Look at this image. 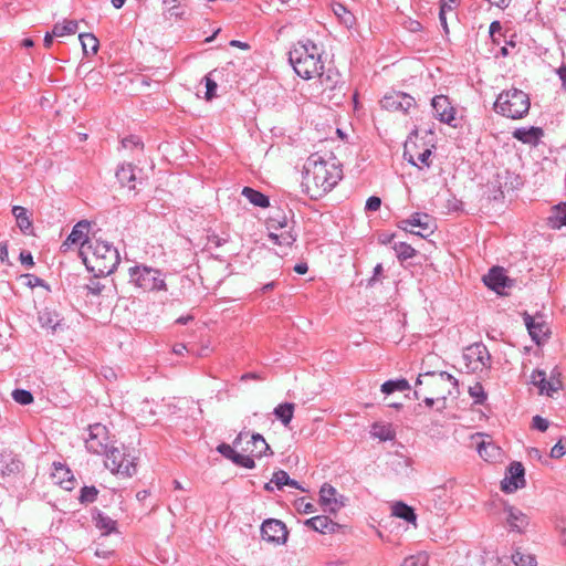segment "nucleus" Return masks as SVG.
Returning a JSON list of instances; mask_svg holds the SVG:
<instances>
[{
    "label": "nucleus",
    "mask_w": 566,
    "mask_h": 566,
    "mask_svg": "<svg viewBox=\"0 0 566 566\" xmlns=\"http://www.w3.org/2000/svg\"><path fill=\"white\" fill-rule=\"evenodd\" d=\"M342 179V169L335 161H327L317 155L307 158L302 178V188L311 199H318L331 191Z\"/></svg>",
    "instance_id": "nucleus-1"
},
{
    "label": "nucleus",
    "mask_w": 566,
    "mask_h": 566,
    "mask_svg": "<svg viewBox=\"0 0 566 566\" xmlns=\"http://www.w3.org/2000/svg\"><path fill=\"white\" fill-rule=\"evenodd\" d=\"M80 255L86 269L96 277L113 273L120 261L117 249L99 239H94L88 245L82 243Z\"/></svg>",
    "instance_id": "nucleus-2"
},
{
    "label": "nucleus",
    "mask_w": 566,
    "mask_h": 566,
    "mask_svg": "<svg viewBox=\"0 0 566 566\" xmlns=\"http://www.w3.org/2000/svg\"><path fill=\"white\" fill-rule=\"evenodd\" d=\"M318 46L311 40L298 41L289 52V61L295 73L311 80L324 69Z\"/></svg>",
    "instance_id": "nucleus-3"
},
{
    "label": "nucleus",
    "mask_w": 566,
    "mask_h": 566,
    "mask_svg": "<svg viewBox=\"0 0 566 566\" xmlns=\"http://www.w3.org/2000/svg\"><path fill=\"white\" fill-rule=\"evenodd\" d=\"M531 107L528 95L522 90L510 88L499 94L495 103V113L511 118L520 119L527 115Z\"/></svg>",
    "instance_id": "nucleus-4"
},
{
    "label": "nucleus",
    "mask_w": 566,
    "mask_h": 566,
    "mask_svg": "<svg viewBox=\"0 0 566 566\" xmlns=\"http://www.w3.org/2000/svg\"><path fill=\"white\" fill-rule=\"evenodd\" d=\"M318 81L316 88L321 94L322 101L333 102L338 105L345 97V82L336 69L328 67L316 74Z\"/></svg>",
    "instance_id": "nucleus-5"
},
{
    "label": "nucleus",
    "mask_w": 566,
    "mask_h": 566,
    "mask_svg": "<svg viewBox=\"0 0 566 566\" xmlns=\"http://www.w3.org/2000/svg\"><path fill=\"white\" fill-rule=\"evenodd\" d=\"M129 279L137 287L143 291L166 290V283L159 270L136 265L129 269Z\"/></svg>",
    "instance_id": "nucleus-6"
},
{
    "label": "nucleus",
    "mask_w": 566,
    "mask_h": 566,
    "mask_svg": "<svg viewBox=\"0 0 566 566\" xmlns=\"http://www.w3.org/2000/svg\"><path fill=\"white\" fill-rule=\"evenodd\" d=\"M467 374H474L491 367V355L483 343L468 346L462 355Z\"/></svg>",
    "instance_id": "nucleus-7"
},
{
    "label": "nucleus",
    "mask_w": 566,
    "mask_h": 566,
    "mask_svg": "<svg viewBox=\"0 0 566 566\" xmlns=\"http://www.w3.org/2000/svg\"><path fill=\"white\" fill-rule=\"evenodd\" d=\"M87 430L88 437L85 439V447L87 451L94 454L105 453L113 443L106 426L96 422L90 424Z\"/></svg>",
    "instance_id": "nucleus-8"
},
{
    "label": "nucleus",
    "mask_w": 566,
    "mask_h": 566,
    "mask_svg": "<svg viewBox=\"0 0 566 566\" xmlns=\"http://www.w3.org/2000/svg\"><path fill=\"white\" fill-rule=\"evenodd\" d=\"M398 228L412 234L427 238L433 233L436 224L431 216L422 212H415L408 219L400 220Z\"/></svg>",
    "instance_id": "nucleus-9"
},
{
    "label": "nucleus",
    "mask_w": 566,
    "mask_h": 566,
    "mask_svg": "<svg viewBox=\"0 0 566 566\" xmlns=\"http://www.w3.org/2000/svg\"><path fill=\"white\" fill-rule=\"evenodd\" d=\"M105 455V467L112 472L130 476L136 472V467L132 459L127 458L124 451L112 443Z\"/></svg>",
    "instance_id": "nucleus-10"
},
{
    "label": "nucleus",
    "mask_w": 566,
    "mask_h": 566,
    "mask_svg": "<svg viewBox=\"0 0 566 566\" xmlns=\"http://www.w3.org/2000/svg\"><path fill=\"white\" fill-rule=\"evenodd\" d=\"M424 376L428 377L431 394L436 395L437 399L446 400L458 388V380L447 371H428L424 373Z\"/></svg>",
    "instance_id": "nucleus-11"
},
{
    "label": "nucleus",
    "mask_w": 566,
    "mask_h": 566,
    "mask_svg": "<svg viewBox=\"0 0 566 566\" xmlns=\"http://www.w3.org/2000/svg\"><path fill=\"white\" fill-rule=\"evenodd\" d=\"M503 514L504 526L511 533L525 534L532 525L531 517L514 505L505 504Z\"/></svg>",
    "instance_id": "nucleus-12"
},
{
    "label": "nucleus",
    "mask_w": 566,
    "mask_h": 566,
    "mask_svg": "<svg viewBox=\"0 0 566 566\" xmlns=\"http://www.w3.org/2000/svg\"><path fill=\"white\" fill-rule=\"evenodd\" d=\"M261 536L268 543L283 545L287 541L286 525L276 518H268L261 525Z\"/></svg>",
    "instance_id": "nucleus-13"
},
{
    "label": "nucleus",
    "mask_w": 566,
    "mask_h": 566,
    "mask_svg": "<svg viewBox=\"0 0 566 566\" xmlns=\"http://www.w3.org/2000/svg\"><path fill=\"white\" fill-rule=\"evenodd\" d=\"M525 485V470L521 462H512L506 470L505 478L501 482V489L505 493H513Z\"/></svg>",
    "instance_id": "nucleus-14"
},
{
    "label": "nucleus",
    "mask_w": 566,
    "mask_h": 566,
    "mask_svg": "<svg viewBox=\"0 0 566 566\" xmlns=\"http://www.w3.org/2000/svg\"><path fill=\"white\" fill-rule=\"evenodd\" d=\"M380 104L387 111L407 113L415 105V98L402 92H391L382 97Z\"/></svg>",
    "instance_id": "nucleus-15"
},
{
    "label": "nucleus",
    "mask_w": 566,
    "mask_h": 566,
    "mask_svg": "<svg viewBox=\"0 0 566 566\" xmlns=\"http://www.w3.org/2000/svg\"><path fill=\"white\" fill-rule=\"evenodd\" d=\"M431 106L434 117L440 122L451 124V122L454 119L455 109L447 96H434L431 101Z\"/></svg>",
    "instance_id": "nucleus-16"
},
{
    "label": "nucleus",
    "mask_w": 566,
    "mask_h": 566,
    "mask_svg": "<svg viewBox=\"0 0 566 566\" xmlns=\"http://www.w3.org/2000/svg\"><path fill=\"white\" fill-rule=\"evenodd\" d=\"M22 469V462L12 453H1L0 455V476L7 479L15 476Z\"/></svg>",
    "instance_id": "nucleus-17"
},
{
    "label": "nucleus",
    "mask_w": 566,
    "mask_h": 566,
    "mask_svg": "<svg viewBox=\"0 0 566 566\" xmlns=\"http://www.w3.org/2000/svg\"><path fill=\"white\" fill-rule=\"evenodd\" d=\"M484 284L495 291L496 293H502V291L510 286L509 277L504 274L501 268H493L489 271L486 275L483 277Z\"/></svg>",
    "instance_id": "nucleus-18"
},
{
    "label": "nucleus",
    "mask_w": 566,
    "mask_h": 566,
    "mask_svg": "<svg viewBox=\"0 0 566 566\" xmlns=\"http://www.w3.org/2000/svg\"><path fill=\"white\" fill-rule=\"evenodd\" d=\"M543 129L539 128V127H535V126H532V127H521V128H516L512 135L515 139L522 142L523 144H528V145H533V146H536L541 138L543 137Z\"/></svg>",
    "instance_id": "nucleus-19"
},
{
    "label": "nucleus",
    "mask_w": 566,
    "mask_h": 566,
    "mask_svg": "<svg viewBox=\"0 0 566 566\" xmlns=\"http://www.w3.org/2000/svg\"><path fill=\"white\" fill-rule=\"evenodd\" d=\"M305 525L322 534H332L338 528V524L325 515H317L305 521Z\"/></svg>",
    "instance_id": "nucleus-20"
},
{
    "label": "nucleus",
    "mask_w": 566,
    "mask_h": 566,
    "mask_svg": "<svg viewBox=\"0 0 566 566\" xmlns=\"http://www.w3.org/2000/svg\"><path fill=\"white\" fill-rule=\"evenodd\" d=\"M90 223L85 220L77 222L69 237L66 238L63 245H70V244H81L84 243L86 245L90 244V242H93L94 240L87 239V231H88Z\"/></svg>",
    "instance_id": "nucleus-21"
},
{
    "label": "nucleus",
    "mask_w": 566,
    "mask_h": 566,
    "mask_svg": "<svg viewBox=\"0 0 566 566\" xmlns=\"http://www.w3.org/2000/svg\"><path fill=\"white\" fill-rule=\"evenodd\" d=\"M336 489L331 484L325 483L321 488L319 497L322 504L325 506V511L336 512L340 507L342 503H338L336 500Z\"/></svg>",
    "instance_id": "nucleus-22"
},
{
    "label": "nucleus",
    "mask_w": 566,
    "mask_h": 566,
    "mask_svg": "<svg viewBox=\"0 0 566 566\" xmlns=\"http://www.w3.org/2000/svg\"><path fill=\"white\" fill-rule=\"evenodd\" d=\"M270 450L269 444L265 439L260 433H253L251 436V440L248 441V447L243 449V451L249 452L252 457L260 458Z\"/></svg>",
    "instance_id": "nucleus-23"
},
{
    "label": "nucleus",
    "mask_w": 566,
    "mask_h": 566,
    "mask_svg": "<svg viewBox=\"0 0 566 566\" xmlns=\"http://www.w3.org/2000/svg\"><path fill=\"white\" fill-rule=\"evenodd\" d=\"M116 178L123 187L135 189V167L132 164H124L116 170Z\"/></svg>",
    "instance_id": "nucleus-24"
},
{
    "label": "nucleus",
    "mask_w": 566,
    "mask_h": 566,
    "mask_svg": "<svg viewBox=\"0 0 566 566\" xmlns=\"http://www.w3.org/2000/svg\"><path fill=\"white\" fill-rule=\"evenodd\" d=\"M548 226L553 229H559L566 226V203L562 202L552 208L547 218Z\"/></svg>",
    "instance_id": "nucleus-25"
},
{
    "label": "nucleus",
    "mask_w": 566,
    "mask_h": 566,
    "mask_svg": "<svg viewBox=\"0 0 566 566\" xmlns=\"http://www.w3.org/2000/svg\"><path fill=\"white\" fill-rule=\"evenodd\" d=\"M370 436L380 441H390L396 437V432L390 423L375 422L370 429Z\"/></svg>",
    "instance_id": "nucleus-26"
},
{
    "label": "nucleus",
    "mask_w": 566,
    "mask_h": 566,
    "mask_svg": "<svg viewBox=\"0 0 566 566\" xmlns=\"http://www.w3.org/2000/svg\"><path fill=\"white\" fill-rule=\"evenodd\" d=\"M268 237L273 244L281 248H290L296 241V234L292 232V229L284 230L282 232H273Z\"/></svg>",
    "instance_id": "nucleus-27"
},
{
    "label": "nucleus",
    "mask_w": 566,
    "mask_h": 566,
    "mask_svg": "<svg viewBox=\"0 0 566 566\" xmlns=\"http://www.w3.org/2000/svg\"><path fill=\"white\" fill-rule=\"evenodd\" d=\"M242 195L255 207L266 208L270 206V200L265 195L250 187H244Z\"/></svg>",
    "instance_id": "nucleus-28"
},
{
    "label": "nucleus",
    "mask_w": 566,
    "mask_h": 566,
    "mask_svg": "<svg viewBox=\"0 0 566 566\" xmlns=\"http://www.w3.org/2000/svg\"><path fill=\"white\" fill-rule=\"evenodd\" d=\"M273 413L275 417L282 421V423L287 427L290 422L292 421L293 415H294V403L292 402H284L280 403L274 408Z\"/></svg>",
    "instance_id": "nucleus-29"
},
{
    "label": "nucleus",
    "mask_w": 566,
    "mask_h": 566,
    "mask_svg": "<svg viewBox=\"0 0 566 566\" xmlns=\"http://www.w3.org/2000/svg\"><path fill=\"white\" fill-rule=\"evenodd\" d=\"M334 14L339 19L346 28H352L355 24V17L350 13L346 7L339 2L333 3L332 6Z\"/></svg>",
    "instance_id": "nucleus-30"
},
{
    "label": "nucleus",
    "mask_w": 566,
    "mask_h": 566,
    "mask_svg": "<svg viewBox=\"0 0 566 566\" xmlns=\"http://www.w3.org/2000/svg\"><path fill=\"white\" fill-rule=\"evenodd\" d=\"M80 41L85 55H94L97 53L99 42L94 34L82 33L80 34Z\"/></svg>",
    "instance_id": "nucleus-31"
},
{
    "label": "nucleus",
    "mask_w": 566,
    "mask_h": 566,
    "mask_svg": "<svg viewBox=\"0 0 566 566\" xmlns=\"http://www.w3.org/2000/svg\"><path fill=\"white\" fill-rule=\"evenodd\" d=\"M524 321L531 337L539 344L541 338L545 335L544 324L535 322V319L530 315H526Z\"/></svg>",
    "instance_id": "nucleus-32"
},
{
    "label": "nucleus",
    "mask_w": 566,
    "mask_h": 566,
    "mask_svg": "<svg viewBox=\"0 0 566 566\" xmlns=\"http://www.w3.org/2000/svg\"><path fill=\"white\" fill-rule=\"evenodd\" d=\"M381 392L390 395L395 391H406L410 389V385L407 379L400 378L395 380H387L381 385Z\"/></svg>",
    "instance_id": "nucleus-33"
},
{
    "label": "nucleus",
    "mask_w": 566,
    "mask_h": 566,
    "mask_svg": "<svg viewBox=\"0 0 566 566\" xmlns=\"http://www.w3.org/2000/svg\"><path fill=\"white\" fill-rule=\"evenodd\" d=\"M95 525L97 528L103 531L104 535L109 534L111 532L115 531L116 528V522L111 518L109 516L98 512L94 516Z\"/></svg>",
    "instance_id": "nucleus-34"
},
{
    "label": "nucleus",
    "mask_w": 566,
    "mask_h": 566,
    "mask_svg": "<svg viewBox=\"0 0 566 566\" xmlns=\"http://www.w3.org/2000/svg\"><path fill=\"white\" fill-rule=\"evenodd\" d=\"M392 513L395 516L400 517L407 522L416 521V514L413 509L402 502H397L392 506Z\"/></svg>",
    "instance_id": "nucleus-35"
},
{
    "label": "nucleus",
    "mask_w": 566,
    "mask_h": 566,
    "mask_svg": "<svg viewBox=\"0 0 566 566\" xmlns=\"http://www.w3.org/2000/svg\"><path fill=\"white\" fill-rule=\"evenodd\" d=\"M266 228L269 230V234L273 232H282L284 230L291 229L289 226L287 218L285 216H277L269 218L266 222Z\"/></svg>",
    "instance_id": "nucleus-36"
},
{
    "label": "nucleus",
    "mask_w": 566,
    "mask_h": 566,
    "mask_svg": "<svg viewBox=\"0 0 566 566\" xmlns=\"http://www.w3.org/2000/svg\"><path fill=\"white\" fill-rule=\"evenodd\" d=\"M78 24L74 20H66L64 23H56L53 27V34L55 36H64L66 34H74L77 31Z\"/></svg>",
    "instance_id": "nucleus-37"
},
{
    "label": "nucleus",
    "mask_w": 566,
    "mask_h": 566,
    "mask_svg": "<svg viewBox=\"0 0 566 566\" xmlns=\"http://www.w3.org/2000/svg\"><path fill=\"white\" fill-rule=\"evenodd\" d=\"M394 250L399 260L405 261L416 255V250L406 242L395 243Z\"/></svg>",
    "instance_id": "nucleus-38"
},
{
    "label": "nucleus",
    "mask_w": 566,
    "mask_h": 566,
    "mask_svg": "<svg viewBox=\"0 0 566 566\" xmlns=\"http://www.w3.org/2000/svg\"><path fill=\"white\" fill-rule=\"evenodd\" d=\"M512 560L516 566H537L536 558L533 555L521 552H515L512 555Z\"/></svg>",
    "instance_id": "nucleus-39"
},
{
    "label": "nucleus",
    "mask_w": 566,
    "mask_h": 566,
    "mask_svg": "<svg viewBox=\"0 0 566 566\" xmlns=\"http://www.w3.org/2000/svg\"><path fill=\"white\" fill-rule=\"evenodd\" d=\"M12 212L21 230L25 231L31 227V221L29 220L24 208L18 206L13 207Z\"/></svg>",
    "instance_id": "nucleus-40"
},
{
    "label": "nucleus",
    "mask_w": 566,
    "mask_h": 566,
    "mask_svg": "<svg viewBox=\"0 0 566 566\" xmlns=\"http://www.w3.org/2000/svg\"><path fill=\"white\" fill-rule=\"evenodd\" d=\"M289 478L290 476L285 471L279 470V471L274 472L270 483H268L265 485V489L272 490L270 485L275 484L279 490H282L283 486H285V484H287Z\"/></svg>",
    "instance_id": "nucleus-41"
},
{
    "label": "nucleus",
    "mask_w": 566,
    "mask_h": 566,
    "mask_svg": "<svg viewBox=\"0 0 566 566\" xmlns=\"http://www.w3.org/2000/svg\"><path fill=\"white\" fill-rule=\"evenodd\" d=\"M12 398L15 402L27 406L33 401V396L29 390L15 389L12 391Z\"/></svg>",
    "instance_id": "nucleus-42"
},
{
    "label": "nucleus",
    "mask_w": 566,
    "mask_h": 566,
    "mask_svg": "<svg viewBox=\"0 0 566 566\" xmlns=\"http://www.w3.org/2000/svg\"><path fill=\"white\" fill-rule=\"evenodd\" d=\"M541 394H546L547 396H552L554 392H556L559 388V381L558 380H547L546 376L544 377V380L541 381V384L537 386Z\"/></svg>",
    "instance_id": "nucleus-43"
},
{
    "label": "nucleus",
    "mask_w": 566,
    "mask_h": 566,
    "mask_svg": "<svg viewBox=\"0 0 566 566\" xmlns=\"http://www.w3.org/2000/svg\"><path fill=\"white\" fill-rule=\"evenodd\" d=\"M98 491L95 486H84L81 490V503H93L97 497Z\"/></svg>",
    "instance_id": "nucleus-44"
},
{
    "label": "nucleus",
    "mask_w": 566,
    "mask_h": 566,
    "mask_svg": "<svg viewBox=\"0 0 566 566\" xmlns=\"http://www.w3.org/2000/svg\"><path fill=\"white\" fill-rule=\"evenodd\" d=\"M428 558L426 555H412L406 557L401 564V566H427Z\"/></svg>",
    "instance_id": "nucleus-45"
},
{
    "label": "nucleus",
    "mask_w": 566,
    "mask_h": 566,
    "mask_svg": "<svg viewBox=\"0 0 566 566\" xmlns=\"http://www.w3.org/2000/svg\"><path fill=\"white\" fill-rule=\"evenodd\" d=\"M233 463H235L237 465H240V467H243V468H247V469H253L255 467V462L253 460V457L250 454V455H244V454H241V453H238L235 454L233 461Z\"/></svg>",
    "instance_id": "nucleus-46"
},
{
    "label": "nucleus",
    "mask_w": 566,
    "mask_h": 566,
    "mask_svg": "<svg viewBox=\"0 0 566 566\" xmlns=\"http://www.w3.org/2000/svg\"><path fill=\"white\" fill-rule=\"evenodd\" d=\"M39 321H40L42 327L51 328L53 331H55L59 325L57 322H55V323L53 322V318L51 317L50 312H41L39 314Z\"/></svg>",
    "instance_id": "nucleus-47"
},
{
    "label": "nucleus",
    "mask_w": 566,
    "mask_h": 566,
    "mask_svg": "<svg viewBox=\"0 0 566 566\" xmlns=\"http://www.w3.org/2000/svg\"><path fill=\"white\" fill-rule=\"evenodd\" d=\"M203 81L206 84V99L210 101L216 96V91L218 86L217 83L210 76H205Z\"/></svg>",
    "instance_id": "nucleus-48"
},
{
    "label": "nucleus",
    "mask_w": 566,
    "mask_h": 566,
    "mask_svg": "<svg viewBox=\"0 0 566 566\" xmlns=\"http://www.w3.org/2000/svg\"><path fill=\"white\" fill-rule=\"evenodd\" d=\"M218 452L221 453L224 458L233 461L235 454H237V451L234 450L233 447H231L230 444H227V443H221L218 446L217 448Z\"/></svg>",
    "instance_id": "nucleus-49"
},
{
    "label": "nucleus",
    "mask_w": 566,
    "mask_h": 566,
    "mask_svg": "<svg viewBox=\"0 0 566 566\" xmlns=\"http://www.w3.org/2000/svg\"><path fill=\"white\" fill-rule=\"evenodd\" d=\"M566 453V444L559 440L551 450V458L559 459Z\"/></svg>",
    "instance_id": "nucleus-50"
},
{
    "label": "nucleus",
    "mask_w": 566,
    "mask_h": 566,
    "mask_svg": "<svg viewBox=\"0 0 566 566\" xmlns=\"http://www.w3.org/2000/svg\"><path fill=\"white\" fill-rule=\"evenodd\" d=\"M469 392L472 397L476 398L475 402L478 403H482L486 399V395L484 394L481 385L470 387Z\"/></svg>",
    "instance_id": "nucleus-51"
},
{
    "label": "nucleus",
    "mask_w": 566,
    "mask_h": 566,
    "mask_svg": "<svg viewBox=\"0 0 566 566\" xmlns=\"http://www.w3.org/2000/svg\"><path fill=\"white\" fill-rule=\"evenodd\" d=\"M532 426L534 429H537L538 431L544 432L548 428V421L541 416H535V417H533Z\"/></svg>",
    "instance_id": "nucleus-52"
},
{
    "label": "nucleus",
    "mask_w": 566,
    "mask_h": 566,
    "mask_svg": "<svg viewBox=\"0 0 566 566\" xmlns=\"http://www.w3.org/2000/svg\"><path fill=\"white\" fill-rule=\"evenodd\" d=\"M381 206V199L377 196H371L367 199L365 209L367 211H377Z\"/></svg>",
    "instance_id": "nucleus-53"
},
{
    "label": "nucleus",
    "mask_w": 566,
    "mask_h": 566,
    "mask_svg": "<svg viewBox=\"0 0 566 566\" xmlns=\"http://www.w3.org/2000/svg\"><path fill=\"white\" fill-rule=\"evenodd\" d=\"M122 145L124 148H133V147L142 146L143 144H142V140L139 137L129 136L122 140Z\"/></svg>",
    "instance_id": "nucleus-54"
},
{
    "label": "nucleus",
    "mask_w": 566,
    "mask_h": 566,
    "mask_svg": "<svg viewBox=\"0 0 566 566\" xmlns=\"http://www.w3.org/2000/svg\"><path fill=\"white\" fill-rule=\"evenodd\" d=\"M546 376L545 371L543 370H539V369H536L532 373L531 375V382L534 385V386H538L541 384V381L544 380V377Z\"/></svg>",
    "instance_id": "nucleus-55"
},
{
    "label": "nucleus",
    "mask_w": 566,
    "mask_h": 566,
    "mask_svg": "<svg viewBox=\"0 0 566 566\" xmlns=\"http://www.w3.org/2000/svg\"><path fill=\"white\" fill-rule=\"evenodd\" d=\"M20 261L23 265H27L28 268H32L34 265L33 256L29 251H22L20 253Z\"/></svg>",
    "instance_id": "nucleus-56"
},
{
    "label": "nucleus",
    "mask_w": 566,
    "mask_h": 566,
    "mask_svg": "<svg viewBox=\"0 0 566 566\" xmlns=\"http://www.w3.org/2000/svg\"><path fill=\"white\" fill-rule=\"evenodd\" d=\"M382 274V265L380 263H378L375 268H374V274L373 276L370 277V280L368 281V285L369 286H373L375 284V282L378 281L379 276Z\"/></svg>",
    "instance_id": "nucleus-57"
},
{
    "label": "nucleus",
    "mask_w": 566,
    "mask_h": 566,
    "mask_svg": "<svg viewBox=\"0 0 566 566\" xmlns=\"http://www.w3.org/2000/svg\"><path fill=\"white\" fill-rule=\"evenodd\" d=\"M103 285H101L99 282L97 281H91L90 284H87V290L94 294V295H98L102 293V290H103Z\"/></svg>",
    "instance_id": "nucleus-58"
},
{
    "label": "nucleus",
    "mask_w": 566,
    "mask_h": 566,
    "mask_svg": "<svg viewBox=\"0 0 566 566\" xmlns=\"http://www.w3.org/2000/svg\"><path fill=\"white\" fill-rule=\"evenodd\" d=\"M556 74L558 75L563 90H566V64H562L557 70Z\"/></svg>",
    "instance_id": "nucleus-59"
},
{
    "label": "nucleus",
    "mask_w": 566,
    "mask_h": 566,
    "mask_svg": "<svg viewBox=\"0 0 566 566\" xmlns=\"http://www.w3.org/2000/svg\"><path fill=\"white\" fill-rule=\"evenodd\" d=\"M431 150L430 149H426L424 151H422L421 154L418 155V160L423 164L424 166L429 167L430 166V156H431Z\"/></svg>",
    "instance_id": "nucleus-60"
},
{
    "label": "nucleus",
    "mask_w": 566,
    "mask_h": 566,
    "mask_svg": "<svg viewBox=\"0 0 566 566\" xmlns=\"http://www.w3.org/2000/svg\"><path fill=\"white\" fill-rule=\"evenodd\" d=\"M447 13H446V7H440V11H439V20H440V23L444 30L446 33L449 32V29H448V24H447Z\"/></svg>",
    "instance_id": "nucleus-61"
},
{
    "label": "nucleus",
    "mask_w": 566,
    "mask_h": 566,
    "mask_svg": "<svg viewBox=\"0 0 566 566\" xmlns=\"http://www.w3.org/2000/svg\"><path fill=\"white\" fill-rule=\"evenodd\" d=\"M24 277L28 280V285L31 287L42 284V280L33 274H25Z\"/></svg>",
    "instance_id": "nucleus-62"
},
{
    "label": "nucleus",
    "mask_w": 566,
    "mask_h": 566,
    "mask_svg": "<svg viewBox=\"0 0 566 566\" xmlns=\"http://www.w3.org/2000/svg\"><path fill=\"white\" fill-rule=\"evenodd\" d=\"M168 12L171 17L181 18L184 15V11L179 8V6L172 4L168 8Z\"/></svg>",
    "instance_id": "nucleus-63"
},
{
    "label": "nucleus",
    "mask_w": 566,
    "mask_h": 566,
    "mask_svg": "<svg viewBox=\"0 0 566 566\" xmlns=\"http://www.w3.org/2000/svg\"><path fill=\"white\" fill-rule=\"evenodd\" d=\"M560 542L566 546V523L558 525Z\"/></svg>",
    "instance_id": "nucleus-64"
}]
</instances>
